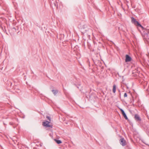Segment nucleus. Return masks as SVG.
I'll use <instances>...</instances> for the list:
<instances>
[{"label": "nucleus", "instance_id": "11", "mask_svg": "<svg viewBox=\"0 0 149 149\" xmlns=\"http://www.w3.org/2000/svg\"><path fill=\"white\" fill-rule=\"evenodd\" d=\"M116 85L114 84L113 86V92L114 93H115L116 92Z\"/></svg>", "mask_w": 149, "mask_h": 149}, {"label": "nucleus", "instance_id": "5", "mask_svg": "<svg viewBox=\"0 0 149 149\" xmlns=\"http://www.w3.org/2000/svg\"><path fill=\"white\" fill-rule=\"evenodd\" d=\"M120 143L123 146H124L126 145L125 141L123 138L121 139L120 140Z\"/></svg>", "mask_w": 149, "mask_h": 149}, {"label": "nucleus", "instance_id": "20", "mask_svg": "<svg viewBox=\"0 0 149 149\" xmlns=\"http://www.w3.org/2000/svg\"><path fill=\"white\" fill-rule=\"evenodd\" d=\"M142 142H143V143H145V144H146V145H148V146H149V144H147V143H145L144 142V140H142Z\"/></svg>", "mask_w": 149, "mask_h": 149}, {"label": "nucleus", "instance_id": "25", "mask_svg": "<svg viewBox=\"0 0 149 149\" xmlns=\"http://www.w3.org/2000/svg\"><path fill=\"white\" fill-rule=\"evenodd\" d=\"M120 109L121 111H123V110L122 109H121V108H120Z\"/></svg>", "mask_w": 149, "mask_h": 149}, {"label": "nucleus", "instance_id": "26", "mask_svg": "<svg viewBox=\"0 0 149 149\" xmlns=\"http://www.w3.org/2000/svg\"><path fill=\"white\" fill-rule=\"evenodd\" d=\"M25 118V116H23V118Z\"/></svg>", "mask_w": 149, "mask_h": 149}, {"label": "nucleus", "instance_id": "24", "mask_svg": "<svg viewBox=\"0 0 149 149\" xmlns=\"http://www.w3.org/2000/svg\"><path fill=\"white\" fill-rule=\"evenodd\" d=\"M13 29L15 30V31L16 30V29L15 27H13Z\"/></svg>", "mask_w": 149, "mask_h": 149}, {"label": "nucleus", "instance_id": "18", "mask_svg": "<svg viewBox=\"0 0 149 149\" xmlns=\"http://www.w3.org/2000/svg\"><path fill=\"white\" fill-rule=\"evenodd\" d=\"M15 91L16 92H17V93H19L20 91L19 89V91L17 89L16 90H15Z\"/></svg>", "mask_w": 149, "mask_h": 149}, {"label": "nucleus", "instance_id": "12", "mask_svg": "<svg viewBox=\"0 0 149 149\" xmlns=\"http://www.w3.org/2000/svg\"><path fill=\"white\" fill-rule=\"evenodd\" d=\"M122 115H123V116H124V117L125 118L126 120L128 119V118H127V116L126 115V113H123Z\"/></svg>", "mask_w": 149, "mask_h": 149}, {"label": "nucleus", "instance_id": "27", "mask_svg": "<svg viewBox=\"0 0 149 149\" xmlns=\"http://www.w3.org/2000/svg\"><path fill=\"white\" fill-rule=\"evenodd\" d=\"M12 85V83H11L10 84V85L11 86Z\"/></svg>", "mask_w": 149, "mask_h": 149}, {"label": "nucleus", "instance_id": "6", "mask_svg": "<svg viewBox=\"0 0 149 149\" xmlns=\"http://www.w3.org/2000/svg\"><path fill=\"white\" fill-rule=\"evenodd\" d=\"M84 29H83V32H82V33L84 34L86 32H88L89 30L91 31V30L89 28V27L88 26L84 30Z\"/></svg>", "mask_w": 149, "mask_h": 149}, {"label": "nucleus", "instance_id": "2", "mask_svg": "<svg viewBox=\"0 0 149 149\" xmlns=\"http://www.w3.org/2000/svg\"><path fill=\"white\" fill-rule=\"evenodd\" d=\"M49 123H50V122H49L47 121H44L42 123V125L45 127H52V125H51L49 124Z\"/></svg>", "mask_w": 149, "mask_h": 149}, {"label": "nucleus", "instance_id": "14", "mask_svg": "<svg viewBox=\"0 0 149 149\" xmlns=\"http://www.w3.org/2000/svg\"><path fill=\"white\" fill-rule=\"evenodd\" d=\"M74 85L76 86L78 89H79V87L80 86H81V84H79L78 85H77L75 84H74Z\"/></svg>", "mask_w": 149, "mask_h": 149}, {"label": "nucleus", "instance_id": "1", "mask_svg": "<svg viewBox=\"0 0 149 149\" xmlns=\"http://www.w3.org/2000/svg\"><path fill=\"white\" fill-rule=\"evenodd\" d=\"M131 18V22L132 23L138 27H141L142 29L144 28L140 24L139 22L137 21L133 17H132Z\"/></svg>", "mask_w": 149, "mask_h": 149}, {"label": "nucleus", "instance_id": "7", "mask_svg": "<svg viewBox=\"0 0 149 149\" xmlns=\"http://www.w3.org/2000/svg\"><path fill=\"white\" fill-rule=\"evenodd\" d=\"M145 37L147 38V39L149 40V31H148L147 32H145L144 33Z\"/></svg>", "mask_w": 149, "mask_h": 149}, {"label": "nucleus", "instance_id": "17", "mask_svg": "<svg viewBox=\"0 0 149 149\" xmlns=\"http://www.w3.org/2000/svg\"><path fill=\"white\" fill-rule=\"evenodd\" d=\"M47 119L49 120V121H48L49 122H51V118L49 116H47Z\"/></svg>", "mask_w": 149, "mask_h": 149}, {"label": "nucleus", "instance_id": "8", "mask_svg": "<svg viewBox=\"0 0 149 149\" xmlns=\"http://www.w3.org/2000/svg\"><path fill=\"white\" fill-rule=\"evenodd\" d=\"M54 140L58 144H60L62 142L61 140H59L58 139H54Z\"/></svg>", "mask_w": 149, "mask_h": 149}, {"label": "nucleus", "instance_id": "19", "mask_svg": "<svg viewBox=\"0 0 149 149\" xmlns=\"http://www.w3.org/2000/svg\"><path fill=\"white\" fill-rule=\"evenodd\" d=\"M124 97H127V94L126 93H125L124 94Z\"/></svg>", "mask_w": 149, "mask_h": 149}, {"label": "nucleus", "instance_id": "28", "mask_svg": "<svg viewBox=\"0 0 149 149\" xmlns=\"http://www.w3.org/2000/svg\"><path fill=\"white\" fill-rule=\"evenodd\" d=\"M19 32H17V33H19Z\"/></svg>", "mask_w": 149, "mask_h": 149}, {"label": "nucleus", "instance_id": "15", "mask_svg": "<svg viewBox=\"0 0 149 149\" xmlns=\"http://www.w3.org/2000/svg\"><path fill=\"white\" fill-rule=\"evenodd\" d=\"M90 0V1H89V3H90V2H91V4H92L93 5H94V4L93 3V0Z\"/></svg>", "mask_w": 149, "mask_h": 149}, {"label": "nucleus", "instance_id": "22", "mask_svg": "<svg viewBox=\"0 0 149 149\" xmlns=\"http://www.w3.org/2000/svg\"><path fill=\"white\" fill-rule=\"evenodd\" d=\"M121 112L122 114L125 113L124 111L123 110L121 111Z\"/></svg>", "mask_w": 149, "mask_h": 149}, {"label": "nucleus", "instance_id": "13", "mask_svg": "<svg viewBox=\"0 0 149 149\" xmlns=\"http://www.w3.org/2000/svg\"><path fill=\"white\" fill-rule=\"evenodd\" d=\"M13 88L15 90L17 89L19 91V89L18 87L16 85H15L14 86H13Z\"/></svg>", "mask_w": 149, "mask_h": 149}, {"label": "nucleus", "instance_id": "4", "mask_svg": "<svg viewBox=\"0 0 149 149\" xmlns=\"http://www.w3.org/2000/svg\"><path fill=\"white\" fill-rule=\"evenodd\" d=\"M132 60V58L128 54L125 55V61L126 62H130Z\"/></svg>", "mask_w": 149, "mask_h": 149}, {"label": "nucleus", "instance_id": "10", "mask_svg": "<svg viewBox=\"0 0 149 149\" xmlns=\"http://www.w3.org/2000/svg\"><path fill=\"white\" fill-rule=\"evenodd\" d=\"M52 92L54 95H56L58 93V91L57 90H52Z\"/></svg>", "mask_w": 149, "mask_h": 149}, {"label": "nucleus", "instance_id": "3", "mask_svg": "<svg viewBox=\"0 0 149 149\" xmlns=\"http://www.w3.org/2000/svg\"><path fill=\"white\" fill-rule=\"evenodd\" d=\"M134 118L137 122H140L141 118L137 114H135L134 115Z\"/></svg>", "mask_w": 149, "mask_h": 149}, {"label": "nucleus", "instance_id": "16", "mask_svg": "<svg viewBox=\"0 0 149 149\" xmlns=\"http://www.w3.org/2000/svg\"><path fill=\"white\" fill-rule=\"evenodd\" d=\"M93 62L95 64V65H97V62L98 61H97V60H93Z\"/></svg>", "mask_w": 149, "mask_h": 149}, {"label": "nucleus", "instance_id": "21", "mask_svg": "<svg viewBox=\"0 0 149 149\" xmlns=\"http://www.w3.org/2000/svg\"><path fill=\"white\" fill-rule=\"evenodd\" d=\"M121 112L122 114L125 113L124 111L123 110L121 111Z\"/></svg>", "mask_w": 149, "mask_h": 149}, {"label": "nucleus", "instance_id": "23", "mask_svg": "<svg viewBox=\"0 0 149 149\" xmlns=\"http://www.w3.org/2000/svg\"><path fill=\"white\" fill-rule=\"evenodd\" d=\"M147 134L148 136H149V131H147Z\"/></svg>", "mask_w": 149, "mask_h": 149}, {"label": "nucleus", "instance_id": "9", "mask_svg": "<svg viewBox=\"0 0 149 149\" xmlns=\"http://www.w3.org/2000/svg\"><path fill=\"white\" fill-rule=\"evenodd\" d=\"M88 26L86 25V24H84L83 25L81 28V33L83 32V29H84H84L86 28L87 27H88Z\"/></svg>", "mask_w": 149, "mask_h": 149}]
</instances>
